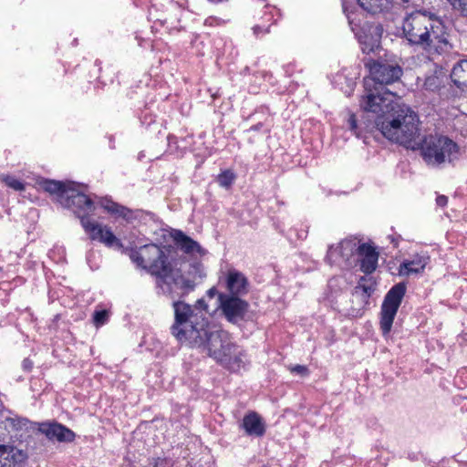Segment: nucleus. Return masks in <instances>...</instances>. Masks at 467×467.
Masks as SVG:
<instances>
[{"label":"nucleus","instance_id":"6","mask_svg":"<svg viewBox=\"0 0 467 467\" xmlns=\"http://www.w3.org/2000/svg\"><path fill=\"white\" fill-rule=\"evenodd\" d=\"M203 344L190 345L200 348L222 365L224 368L238 372L248 364L247 354L225 330H215L202 338Z\"/></svg>","mask_w":467,"mask_h":467},{"label":"nucleus","instance_id":"8","mask_svg":"<svg viewBox=\"0 0 467 467\" xmlns=\"http://www.w3.org/2000/svg\"><path fill=\"white\" fill-rule=\"evenodd\" d=\"M432 27L431 18L420 11L409 14L402 24L404 37L410 45L421 46L426 48L437 42L447 46L448 42L445 38L431 32Z\"/></svg>","mask_w":467,"mask_h":467},{"label":"nucleus","instance_id":"12","mask_svg":"<svg viewBox=\"0 0 467 467\" xmlns=\"http://www.w3.org/2000/svg\"><path fill=\"white\" fill-rule=\"evenodd\" d=\"M344 13L346 14L351 30L355 34L361 50L365 54L374 52L379 46V41L382 33L380 25H363L361 26L356 21V13L349 10L344 5Z\"/></svg>","mask_w":467,"mask_h":467},{"label":"nucleus","instance_id":"59","mask_svg":"<svg viewBox=\"0 0 467 467\" xmlns=\"http://www.w3.org/2000/svg\"><path fill=\"white\" fill-rule=\"evenodd\" d=\"M77 44V39H74L73 40V45H76Z\"/></svg>","mask_w":467,"mask_h":467},{"label":"nucleus","instance_id":"25","mask_svg":"<svg viewBox=\"0 0 467 467\" xmlns=\"http://www.w3.org/2000/svg\"><path fill=\"white\" fill-rule=\"evenodd\" d=\"M30 429L36 430L41 434L45 435L48 440H58V424L54 421L45 422H31Z\"/></svg>","mask_w":467,"mask_h":467},{"label":"nucleus","instance_id":"45","mask_svg":"<svg viewBox=\"0 0 467 467\" xmlns=\"http://www.w3.org/2000/svg\"><path fill=\"white\" fill-rule=\"evenodd\" d=\"M168 140V145L170 149H171L173 146L177 149L179 148V139L175 135H169L167 137Z\"/></svg>","mask_w":467,"mask_h":467},{"label":"nucleus","instance_id":"22","mask_svg":"<svg viewBox=\"0 0 467 467\" xmlns=\"http://www.w3.org/2000/svg\"><path fill=\"white\" fill-rule=\"evenodd\" d=\"M26 454L11 445L0 444V467H16L24 462Z\"/></svg>","mask_w":467,"mask_h":467},{"label":"nucleus","instance_id":"11","mask_svg":"<svg viewBox=\"0 0 467 467\" xmlns=\"http://www.w3.org/2000/svg\"><path fill=\"white\" fill-rule=\"evenodd\" d=\"M364 243L357 236H348L337 245L329 246L326 256L331 265H338L342 268H350L357 265V257Z\"/></svg>","mask_w":467,"mask_h":467},{"label":"nucleus","instance_id":"21","mask_svg":"<svg viewBox=\"0 0 467 467\" xmlns=\"http://www.w3.org/2000/svg\"><path fill=\"white\" fill-rule=\"evenodd\" d=\"M429 261L430 257L426 254H413L400 265L399 272L402 275L420 274L425 269Z\"/></svg>","mask_w":467,"mask_h":467},{"label":"nucleus","instance_id":"48","mask_svg":"<svg viewBox=\"0 0 467 467\" xmlns=\"http://www.w3.org/2000/svg\"><path fill=\"white\" fill-rule=\"evenodd\" d=\"M136 39L138 40L139 46L143 47V48H146V47L151 46L150 41L148 40V39H143V38H141V37H140L138 36H136Z\"/></svg>","mask_w":467,"mask_h":467},{"label":"nucleus","instance_id":"46","mask_svg":"<svg viewBox=\"0 0 467 467\" xmlns=\"http://www.w3.org/2000/svg\"><path fill=\"white\" fill-rule=\"evenodd\" d=\"M448 203V198L445 195H439L436 198V204L440 207H445Z\"/></svg>","mask_w":467,"mask_h":467},{"label":"nucleus","instance_id":"17","mask_svg":"<svg viewBox=\"0 0 467 467\" xmlns=\"http://www.w3.org/2000/svg\"><path fill=\"white\" fill-rule=\"evenodd\" d=\"M379 253L376 248L369 244L364 243L357 257V264H359L360 270L368 275L378 267Z\"/></svg>","mask_w":467,"mask_h":467},{"label":"nucleus","instance_id":"27","mask_svg":"<svg viewBox=\"0 0 467 467\" xmlns=\"http://www.w3.org/2000/svg\"><path fill=\"white\" fill-rule=\"evenodd\" d=\"M281 13L280 10L277 9L274 5H265L264 6V13L261 16L260 23H265V25H270V27L275 25L277 20L280 18Z\"/></svg>","mask_w":467,"mask_h":467},{"label":"nucleus","instance_id":"35","mask_svg":"<svg viewBox=\"0 0 467 467\" xmlns=\"http://www.w3.org/2000/svg\"><path fill=\"white\" fill-rule=\"evenodd\" d=\"M109 312L105 309L96 310L93 314V323L96 327H101L105 325L109 320Z\"/></svg>","mask_w":467,"mask_h":467},{"label":"nucleus","instance_id":"47","mask_svg":"<svg viewBox=\"0 0 467 467\" xmlns=\"http://www.w3.org/2000/svg\"><path fill=\"white\" fill-rule=\"evenodd\" d=\"M33 365L34 364L32 360H30L29 358H25L22 362L23 369L27 372L31 371Z\"/></svg>","mask_w":467,"mask_h":467},{"label":"nucleus","instance_id":"10","mask_svg":"<svg viewBox=\"0 0 467 467\" xmlns=\"http://www.w3.org/2000/svg\"><path fill=\"white\" fill-rule=\"evenodd\" d=\"M407 291V285L400 282L394 285L385 295L379 312V329L384 337L391 332L394 319Z\"/></svg>","mask_w":467,"mask_h":467},{"label":"nucleus","instance_id":"54","mask_svg":"<svg viewBox=\"0 0 467 467\" xmlns=\"http://www.w3.org/2000/svg\"><path fill=\"white\" fill-rule=\"evenodd\" d=\"M146 100H149L146 102V105L148 104V106H150L156 100V96L154 95L153 97H150V99L146 98Z\"/></svg>","mask_w":467,"mask_h":467},{"label":"nucleus","instance_id":"18","mask_svg":"<svg viewBox=\"0 0 467 467\" xmlns=\"http://www.w3.org/2000/svg\"><path fill=\"white\" fill-rule=\"evenodd\" d=\"M171 236L177 247L184 254L191 255H203L206 254V251L199 244L198 242L186 235L182 231L174 230Z\"/></svg>","mask_w":467,"mask_h":467},{"label":"nucleus","instance_id":"51","mask_svg":"<svg viewBox=\"0 0 467 467\" xmlns=\"http://www.w3.org/2000/svg\"><path fill=\"white\" fill-rule=\"evenodd\" d=\"M306 236H307V230H306V229H302V230L296 232L297 239L304 240L306 238Z\"/></svg>","mask_w":467,"mask_h":467},{"label":"nucleus","instance_id":"53","mask_svg":"<svg viewBox=\"0 0 467 467\" xmlns=\"http://www.w3.org/2000/svg\"><path fill=\"white\" fill-rule=\"evenodd\" d=\"M165 462L166 461L164 459L158 458L155 460L153 467H161V465L164 464Z\"/></svg>","mask_w":467,"mask_h":467},{"label":"nucleus","instance_id":"14","mask_svg":"<svg viewBox=\"0 0 467 467\" xmlns=\"http://www.w3.org/2000/svg\"><path fill=\"white\" fill-rule=\"evenodd\" d=\"M218 285L225 289L226 295L233 296H244L250 289V283L246 275L235 268H229L219 276Z\"/></svg>","mask_w":467,"mask_h":467},{"label":"nucleus","instance_id":"57","mask_svg":"<svg viewBox=\"0 0 467 467\" xmlns=\"http://www.w3.org/2000/svg\"><path fill=\"white\" fill-rule=\"evenodd\" d=\"M263 119V115H259L258 117H256V119H252L254 121H257L258 119Z\"/></svg>","mask_w":467,"mask_h":467},{"label":"nucleus","instance_id":"16","mask_svg":"<svg viewBox=\"0 0 467 467\" xmlns=\"http://www.w3.org/2000/svg\"><path fill=\"white\" fill-rule=\"evenodd\" d=\"M99 205L115 219L121 218L127 223H132L139 217V211H133L108 197L101 198Z\"/></svg>","mask_w":467,"mask_h":467},{"label":"nucleus","instance_id":"50","mask_svg":"<svg viewBox=\"0 0 467 467\" xmlns=\"http://www.w3.org/2000/svg\"><path fill=\"white\" fill-rule=\"evenodd\" d=\"M221 292H218L216 286H213L211 287L210 289L207 290L206 292V295L207 296H209L210 298H213L215 296H218V295L220 294Z\"/></svg>","mask_w":467,"mask_h":467},{"label":"nucleus","instance_id":"19","mask_svg":"<svg viewBox=\"0 0 467 467\" xmlns=\"http://www.w3.org/2000/svg\"><path fill=\"white\" fill-rule=\"evenodd\" d=\"M241 428L247 436L262 437L265 433V424L262 418L254 411H250L243 418Z\"/></svg>","mask_w":467,"mask_h":467},{"label":"nucleus","instance_id":"30","mask_svg":"<svg viewBox=\"0 0 467 467\" xmlns=\"http://www.w3.org/2000/svg\"><path fill=\"white\" fill-rule=\"evenodd\" d=\"M376 281L369 276H362L358 280L356 289H361L366 296L369 297L376 289Z\"/></svg>","mask_w":467,"mask_h":467},{"label":"nucleus","instance_id":"44","mask_svg":"<svg viewBox=\"0 0 467 467\" xmlns=\"http://www.w3.org/2000/svg\"><path fill=\"white\" fill-rule=\"evenodd\" d=\"M348 122V125H349V129L354 133H357L358 124H357L356 116L354 114H351L349 116Z\"/></svg>","mask_w":467,"mask_h":467},{"label":"nucleus","instance_id":"34","mask_svg":"<svg viewBox=\"0 0 467 467\" xmlns=\"http://www.w3.org/2000/svg\"><path fill=\"white\" fill-rule=\"evenodd\" d=\"M191 46L195 49V53L197 56L204 55V43L202 40V37L198 34H192L191 36Z\"/></svg>","mask_w":467,"mask_h":467},{"label":"nucleus","instance_id":"52","mask_svg":"<svg viewBox=\"0 0 467 467\" xmlns=\"http://www.w3.org/2000/svg\"><path fill=\"white\" fill-rule=\"evenodd\" d=\"M149 2H150V0H133V3L136 6H140V5H146Z\"/></svg>","mask_w":467,"mask_h":467},{"label":"nucleus","instance_id":"41","mask_svg":"<svg viewBox=\"0 0 467 467\" xmlns=\"http://www.w3.org/2000/svg\"><path fill=\"white\" fill-rule=\"evenodd\" d=\"M203 24L206 26H220L224 25L225 21L217 16H209L204 20Z\"/></svg>","mask_w":467,"mask_h":467},{"label":"nucleus","instance_id":"39","mask_svg":"<svg viewBox=\"0 0 467 467\" xmlns=\"http://www.w3.org/2000/svg\"><path fill=\"white\" fill-rule=\"evenodd\" d=\"M76 434L73 431L60 424V442L61 441H74Z\"/></svg>","mask_w":467,"mask_h":467},{"label":"nucleus","instance_id":"58","mask_svg":"<svg viewBox=\"0 0 467 467\" xmlns=\"http://www.w3.org/2000/svg\"><path fill=\"white\" fill-rule=\"evenodd\" d=\"M101 78H102L101 76H98V79H99V81H101V82H104V80H101Z\"/></svg>","mask_w":467,"mask_h":467},{"label":"nucleus","instance_id":"3","mask_svg":"<svg viewBox=\"0 0 467 467\" xmlns=\"http://www.w3.org/2000/svg\"><path fill=\"white\" fill-rule=\"evenodd\" d=\"M79 188L75 182L60 181V205L72 210L91 241H98L109 248H123L111 228L95 220L97 206Z\"/></svg>","mask_w":467,"mask_h":467},{"label":"nucleus","instance_id":"20","mask_svg":"<svg viewBox=\"0 0 467 467\" xmlns=\"http://www.w3.org/2000/svg\"><path fill=\"white\" fill-rule=\"evenodd\" d=\"M357 77L348 68L336 73L332 78V84L335 88L340 89L347 97H350L356 87Z\"/></svg>","mask_w":467,"mask_h":467},{"label":"nucleus","instance_id":"24","mask_svg":"<svg viewBox=\"0 0 467 467\" xmlns=\"http://www.w3.org/2000/svg\"><path fill=\"white\" fill-rule=\"evenodd\" d=\"M214 45L218 58H225L227 63H233L239 55L237 47L230 38H219Z\"/></svg>","mask_w":467,"mask_h":467},{"label":"nucleus","instance_id":"4","mask_svg":"<svg viewBox=\"0 0 467 467\" xmlns=\"http://www.w3.org/2000/svg\"><path fill=\"white\" fill-rule=\"evenodd\" d=\"M366 66L369 76L363 79L364 95L359 101L360 108L366 112L386 111L396 97L386 86L400 78L402 68L398 64L380 60H372Z\"/></svg>","mask_w":467,"mask_h":467},{"label":"nucleus","instance_id":"1","mask_svg":"<svg viewBox=\"0 0 467 467\" xmlns=\"http://www.w3.org/2000/svg\"><path fill=\"white\" fill-rule=\"evenodd\" d=\"M190 273V279L194 281L191 290L176 296H164L172 301L174 321L171 327V333L185 346L203 344L202 338L214 331L207 317L208 305L203 298L198 299L192 306L183 301L207 276L204 265L199 261L191 263L187 270L182 273V276L186 279Z\"/></svg>","mask_w":467,"mask_h":467},{"label":"nucleus","instance_id":"40","mask_svg":"<svg viewBox=\"0 0 467 467\" xmlns=\"http://www.w3.org/2000/svg\"><path fill=\"white\" fill-rule=\"evenodd\" d=\"M450 4L467 16V0H448Z\"/></svg>","mask_w":467,"mask_h":467},{"label":"nucleus","instance_id":"13","mask_svg":"<svg viewBox=\"0 0 467 467\" xmlns=\"http://www.w3.org/2000/svg\"><path fill=\"white\" fill-rule=\"evenodd\" d=\"M218 306L225 319L232 324L245 321L250 305L241 296H233L226 293L218 295Z\"/></svg>","mask_w":467,"mask_h":467},{"label":"nucleus","instance_id":"32","mask_svg":"<svg viewBox=\"0 0 467 467\" xmlns=\"http://www.w3.org/2000/svg\"><path fill=\"white\" fill-rule=\"evenodd\" d=\"M0 180L9 188L16 191L22 192L25 190V183L21 181L17 180L14 176L8 174L0 175Z\"/></svg>","mask_w":467,"mask_h":467},{"label":"nucleus","instance_id":"33","mask_svg":"<svg viewBox=\"0 0 467 467\" xmlns=\"http://www.w3.org/2000/svg\"><path fill=\"white\" fill-rule=\"evenodd\" d=\"M441 78L436 75L427 77L423 83V88L426 90L436 91L441 87Z\"/></svg>","mask_w":467,"mask_h":467},{"label":"nucleus","instance_id":"36","mask_svg":"<svg viewBox=\"0 0 467 467\" xmlns=\"http://www.w3.org/2000/svg\"><path fill=\"white\" fill-rule=\"evenodd\" d=\"M270 25L265 23H258L252 27L253 35L255 38H262L265 35L270 33Z\"/></svg>","mask_w":467,"mask_h":467},{"label":"nucleus","instance_id":"26","mask_svg":"<svg viewBox=\"0 0 467 467\" xmlns=\"http://www.w3.org/2000/svg\"><path fill=\"white\" fill-rule=\"evenodd\" d=\"M3 423L5 426V429H6L8 431H19V430H22L23 428H26V429L30 428L31 421H29L26 418L15 416V417H6L3 420Z\"/></svg>","mask_w":467,"mask_h":467},{"label":"nucleus","instance_id":"23","mask_svg":"<svg viewBox=\"0 0 467 467\" xmlns=\"http://www.w3.org/2000/svg\"><path fill=\"white\" fill-rule=\"evenodd\" d=\"M259 115H263V119L255 121V123L248 129V131L269 133L273 127V116L269 108L266 106L259 107L248 119H256Z\"/></svg>","mask_w":467,"mask_h":467},{"label":"nucleus","instance_id":"15","mask_svg":"<svg viewBox=\"0 0 467 467\" xmlns=\"http://www.w3.org/2000/svg\"><path fill=\"white\" fill-rule=\"evenodd\" d=\"M359 6L370 14H397L407 7L409 0H357Z\"/></svg>","mask_w":467,"mask_h":467},{"label":"nucleus","instance_id":"56","mask_svg":"<svg viewBox=\"0 0 467 467\" xmlns=\"http://www.w3.org/2000/svg\"><path fill=\"white\" fill-rule=\"evenodd\" d=\"M91 255H92V254H91V253H88V254H87V261H88V264H90V261H91V260H90V257H91Z\"/></svg>","mask_w":467,"mask_h":467},{"label":"nucleus","instance_id":"5","mask_svg":"<svg viewBox=\"0 0 467 467\" xmlns=\"http://www.w3.org/2000/svg\"><path fill=\"white\" fill-rule=\"evenodd\" d=\"M375 115V125L388 140L416 150L420 138L418 115L405 105L394 101L383 112H371Z\"/></svg>","mask_w":467,"mask_h":467},{"label":"nucleus","instance_id":"43","mask_svg":"<svg viewBox=\"0 0 467 467\" xmlns=\"http://www.w3.org/2000/svg\"><path fill=\"white\" fill-rule=\"evenodd\" d=\"M291 371L302 376L308 375V368L304 365H296L294 368H292Z\"/></svg>","mask_w":467,"mask_h":467},{"label":"nucleus","instance_id":"42","mask_svg":"<svg viewBox=\"0 0 467 467\" xmlns=\"http://www.w3.org/2000/svg\"><path fill=\"white\" fill-rule=\"evenodd\" d=\"M285 76L291 77L296 72V63H288L283 67Z\"/></svg>","mask_w":467,"mask_h":467},{"label":"nucleus","instance_id":"28","mask_svg":"<svg viewBox=\"0 0 467 467\" xmlns=\"http://www.w3.org/2000/svg\"><path fill=\"white\" fill-rule=\"evenodd\" d=\"M373 454L366 462L367 467H386L387 466V451H380L378 447L372 450Z\"/></svg>","mask_w":467,"mask_h":467},{"label":"nucleus","instance_id":"9","mask_svg":"<svg viewBox=\"0 0 467 467\" xmlns=\"http://www.w3.org/2000/svg\"><path fill=\"white\" fill-rule=\"evenodd\" d=\"M187 8V0L183 3L169 1L165 12L157 15V9L151 6L149 9V21L152 22L151 30L159 31L163 28L170 36H177L181 33H185L186 28L182 25L184 10Z\"/></svg>","mask_w":467,"mask_h":467},{"label":"nucleus","instance_id":"55","mask_svg":"<svg viewBox=\"0 0 467 467\" xmlns=\"http://www.w3.org/2000/svg\"><path fill=\"white\" fill-rule=\"evenodd\" d=\"M95 66L98 67V70H101V62L99 60L95 61Z\"/></svg>","mask_w":467,"mask_h":467},{"label":"nucleus","instance_id":"2","mask_svg":"<svg viewBox=\"0 0 467 467\" xmlns=\"http://www.w3.org/2000/svg\"><path fill=\"white\" fill-rule=\"evenodd\" d=\"M167 252L164 246L150 243L139 249H130L129 256L138 267L155 276L157 295L176 296L191 290L194 281L190 279L191 273L186 279L182 276L183 271L172 265Z\"/></svg>","mask_w":467,"mask_h":467},{"label":"nucleus","instance_id":"7","mask_svg":"<svg viewBox=\"0 0 467 467\" xmlns=\"http://www.w3.org/2000/svg\"><path fill=\"white\" fill-rule=\"evenodd\" d=\"M416 150L420 151L428 166L439 167L446 161L451 162L456 157L459 147L447 136L429 134L419 139Z\"/></svg>","mask_w":467,"mask_h":467},{"label":"nucleus","instance_id":"49","mask_svg":"<svg viewBox=\"0 0 467 467\" xmlns=\"http://www.w3.org/2000/svg\"><path fill=\"white\" fill-rule=\"evenodd\" d=\"M137 88L139 89V91L131 90L130 92L128 93V95L130 97V99L133 98V96H132L133 93H140V95H143L144 93H146L147 89H148V87H146V86H144V87L138 86Z\"/></svg>","mask_w":467,"mask_h":467},{"label":"nucleus","instance_id":"37","mask_svg":"<svg viewBox=\"0 0 467 467\" xmlns=\"http://www.w3.org/2000/svg\"><path fill=\"white\" fill-rule=\"evenodd\" d=\"M40 187L52 194L58 193V182L57 181H49L46 179H42L39 182Z\"/></svg>","mask_w":467,"mask_h":467},{"label":"nucleus","instance_id":"38","mask_svg":"<svg viewBox=\"0 0 467 467\" xmlns=\"http://www.w3.org/2000/svg\"><path fill=\"white\" fill-rule=\"evenodd\" d=\"M465 72L467 73V60H462L453 67L451 76L455 78H464L462 74Z\"/></svg>","mask_w":467,"mask_h":467},{"label":"nucleus","instance_id":"29","mask_svg":"<svg viewBox=\"0 0 467 467\" xmlns=\"http://www.w3.org/2000/svg\"><path fill=\"white\" fill-rule=\"evenodd\" d=\"M140 121L142 126L150 128L156 123L157 116L150 109V106L145 105L139 115Z\"/></svg>","mask_w":467,"mask_h":467},{"label":"nucleus","instance_id":"31","mask_svg":"<svg viewBox=\"0 0 467 467\" xmlns=\"http://www.w3.org/2000/svg\"><path fill=\"white\" fill-rule=\"evenodd\" d=\"M236 179L235 173L232 170H224L217 175L216 182L225 189H229Z\"/></svg>","mask_w":467,"mask_h":467}]
</instances>
